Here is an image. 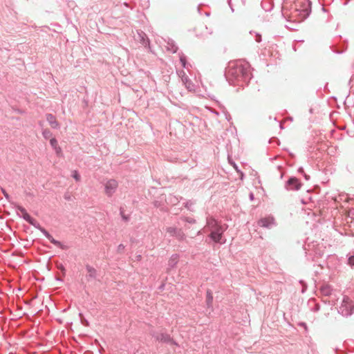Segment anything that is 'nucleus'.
<instances>
[{
    "label": "nucleus",
    "mask_w": 354,
    "mask_h": 354,
    "mask_svg": "<svg viewBox=\"0 0 354 354\" xmlns=\"http://www.w3.org/2000/svg\"><path fill=\"white\" fill-rule=\"evenodd\" d=\"M175 236L180 241L185 239V234L180 229H178Z\"/></svg>",
    "instance_id": "obj_22"
},
{
    "label": "nucleus",
    "mask_w": 354,
    "mask_h": 354,
    "mask_svg": "<svg viewBox=\"0 0 354 354\" xmlns=\"http://www.w3.org/2000/svg\"><path fill=\"white\" fill-rule=\"evenodd\" d=\"M306 289H307V284L306 283L303 284V286H302L301 292L304 293L306 292Z\"/></svg>",
    "instance_id": "obj_39"
},
{
    "label": "nucleus",
    "mask_w": 354,
    "mask_h": 354,
    "mask_svg": "<svg viewBox=\"0 0 354 354\" xmlns=\"http://www.w3.org/2000/svg\"><path fill=\"white\" fill-rule=\"evenodd\" d=\"M15 209L17 212H19L21 214V217L26 221L28 222L29 220H30V218H32V216L27 212L26 209L19 205H17V204H15Z\"/></svg>",
    "instance_id": "obj_11"
},
{
    "label": "nucleus",
    "mask_w": 354,
    "mask_h": 354,
    "mask_svg": "<svg viewBox=\"0 0 354 354\" xmlns=\"http://www.w3.org/2000/svg\"><path fill=\"white\" fill-rule=\"evenodd\" d=\"M200 234H201V230H199V231L197 232V235H200Z\"/></svg>",
    "instance_id": "obj_48"
},
{
    "label": "nucleus",
    "mask_w": 354,
    "mask_h": 354,
    "mask_svg": "<svg viewBox=\"0 0 354 354\" xmlns=\"http://www.w3.org/2000/svg\"><path fill=\"white\" fill-rule=\"evenodd\" d=\"M178 230V229H177L176 227H167V232L169 234H170V235L174 236H176Z\"/></svg>",
    "instance_id": "obj_24"
},
{
    "label": "nucleus",
    "mask_w": 354,
    "mask_h": 354,
    "mask_svg": "<svg viewBox=\"0 0 354 354\" xmlns=\"http://www.w3.org/2000/svg\"><path fill=\"white\" fill-rule=\"evenodd\" d=\"M206 226L211 230L209 238L216 243H224L225 241L221 242V239L224 232L226 230L227 226L221 225L213 217H207Z\"/></svg>",
    "instance_id": "obj_2"
},
{
    "label": "nucleus",
    "mask_w": 354,
    "mask_h": 354,
    "mask_svg": "<svg viewBox=\"0 0 354 354\" xmlns=\"http://www.w3.org/2000/svg\"><path fill=\"white\" fill-rule=\"evenodd\" d=\"M183 220L187 222V223H196V220L192 218H189V217H185L183 218Z\"/></svg>",
    "instance_id": "obj_33"
},
{
    "label": "nucleus",
    "mask_w": 354,
    "mask_h": 354,
    "mask_svg": "<svg viewBox=\"0 0 354 354\" xmlns=\"http://www.w3.org/2000/svg\"><path fill=\"white\" fill-rule=\"evenodd\" d=\"M40 232L45 236L46 238L50 236V234L45 228L43 227Z\"/></svg>",
    "instance_id": "obj_34"
},
{
    "label": "nucleus",
    "mask_w": 354,
    "mask_h": 354,
    "mask_svg": "<svg viewBox=\"0 0 354 354\" xmlns=\"http://www.w3.org/2000/svg\"><path fill=\"white\" fill-rule=\"evenodd\" d=\"M227 75L233 77L238 82L247 83L250 81L252 76L250 65L247 62H237L229 66Z\"/></svg>",
    "instance_id": "obj_1"
},
{
    "label": "nucleus",
    "mask_w": 354,
    "mask_h": 354,
    "mask_svg": "<svg viewBox=\"0 0 354 354\" xmlns=\"http://www.w3.org/2000/svg\"><path fill=\"white\" fill-rule=\"evenodd\" d=\"M212 302H213V296H212V292L209 290H207V294H206V304H207V308L212 307Z\"/></svg>",
    "instance_id": "obj_18"
},
{
    "label": "nucleus",
    "mask_w": 354,
    "mask_h": 354,
    "mask_svg": "<svg viewBox=\"0 0 354 354\" xmlns=\"http://www.w3.org/2000/svg\"><path fill=\"white\" fill-rule=\"evenodd\" d=\"M337 351H338V350H337V348H336V349H335V353H336V354H339V353H337Z\"/></svg>",
    "instance_id": "obj_49"
},
{
    "label": "nucleus",
    "mask_w": 354,
    "mask_h": 354,
    "mask_svg": "<svg viewBox=\"0 0 354 354\" xmlns=\"http://www.w3.org/2000/svg\"><path fill=\"white\" fill-rule=\"evenodd\" d=\"M298 326H301L302 328H304V330H305V332L308 333V326H307V324L305 322H299L298 323Z\"/></svg>",
    "instance_id": "obj_32"
},
{
    "label": "nucleus",
    "mask_w": 354,
    "mask_h": 354,
    "mask_svg": "<svg viewBox=\"0 0 354 354\" xmlns=\"http://www.w3.org/2000/svg\"><path fill=\"white\" fill-rule=\"evenodd\" d=\"M86 270L88 272V275L86 276V278H87L88 280L93 279L96 278V277H97V271H96V270L94 268L87 265L86 266Z\"/></svg>",
    "instance_id": "obj_15"
},
{
    "label": "nucleus",
    "mask_w": 354,
    "mask_h": 354,
    "mask_svg": "<svg viewBox=\"0 0 354 354\" xmlns=\"http://www.w3.org/2000/svg\"><path fill=\"white\" fill-rule=\"evenodd\" d=\"M28 223L39 231L43 228V227H41V225L32 217L28 221Z\"/></svg>",
    "instance_id": "obj_20"
},
{
    "label": "nucleus",
    "mask_w": 354,
    "mask_h": 354,
    "mask_svg": "<svg viewBox=\"0 0 354 354\" xmlns=\"http://www.w3.org/2000/svg\"><path fill=\"white\" fill-rule=\"evenodd\" d=\"M316 311L319 310V305H317L316 307H315V309Z\"/></svg>",
    "instance_id": "obj_47"
},
{
    "label": "nucleus",
    "mask_w": 354,
    "mask_h": 354,
    "mask_svg": "<svg viewBox=\"0 0 354 354\" xmlns=\"http://www.w3.org/2000/svg\"><path fill=\"white\" fill-rule=\"evenodd\" d=\"M118 186V182L114 179H111L106 181L104 184V192L109 197L111 196L115 192Z\"/></svg>",
    "instance_id": "obj_8"
},
{
    "label": "nucleus",
    "mask_w": 354,
    "mask_h": 354,
    "mask_svg": "<svg viewBox=\"0 0 354 354\" xmlns=\"http://www.w3.org/2000/svg\"><path fill=\"white\" fill-rule=\"evenodd\" d=\"M178 75L181 77V80L185 86L190 91H194L195 85L192 83V80L189 78L186 73L183 71H181L179 72Z\"/></svg>",
    "instance_id": "obj_10"
},
{
    "label": "nucleus",
    "mask_w": 354,
    "mask_h": 354,
    "mask_svg": "<svg viewBox=\"0 0 354 354\" xmlns=\"http://www.w3.org/2000/svg\"><path fill=\"white\" fill-rule=\"evenodd\" d=\"M138 40L145 46L149 45V39L142 31H138Z\"/></svg>",
    "instance_id": "obj_13"
},
{
    "label": "nucleus",
    "mask_w": 354,
    "mask_h": 354,
    "mask_svg": "<svg viewBox=\"0 0 354 354\" xmlns=\"http://www.w3.org/2000/svg\"><path fill=\"white\" fill-rule=\"evenodd\" d=\"M57 155H59L62 153V149L57 146L56 148L54 149Z\"/></svg>",
    "instance_id": "obj_38"
},
{
    "label": "nucleus",
    "mask_w": 354,
    "mask_h": 354,
    "mask_svg": "<svg viewBox=\"0 0 354 354\" xmlns=\"http://www.w3.org/2000/svg\"><path fill=\"white\" fill-rule=\"evenodd\" d=\"M178 258H179V256L177 254H174L171 255V257H170V259H169V261H168L169 269H172L176 266L178 261Z\"/></svg>",
    "instance_id": "obj_17"
},
{
    "label": "nucleus",
    "mask_w": 354,
    "mask_h": 354,
    "mask_svg": "<svg viewBox=\"0 0 354 354\" xmlns=\"http://www.w3.org/2000/svg\"><path fill=\"white\" fill-rule=\"evenodd\" d=\"M308 261L318 263V259L325 255V247L322 243L312 242L304 246Z\"/></svg>",
    "instance_id": "obj_3"
},
{
    "label": "nucleus",
    "mask_w": 354,
    "mask_h": 354,
    "mask_svg": "<svg viewBox=\"0 0 354 354\" xmlns=\"http://www.w3.org/2000/svg\"><path fill=\"white\" fill-rule=\"evenodd\" d=\"M301 13L291 14L294 17H299L300 19L307 18L311 12V2L309 0H302L300 2Z\"/></svg>",
    "instance_id": "obj_6"
},
{
    "label": "nucleus",
    "mask_w": 354,
    "mask_h": 354,
    "mask_svg": "<svg viewBox=\"0 0 354 354\" xmlns=\"http://www.w3.org/2000/svg\"><path fill=\"white\" fill-rule=\"evenodd\" d=\"M250 35H253V34L255 35V41L259 43V42L261 41V35L259 33L254 32V31H250Z\"/></svg>",
    "instance_id": "obj_27"
},
{
    "label": "nucleus",
    "mask_w": 354,
    "mask_h": 354,
    "mask_svg": "<svg viewBox=\"0 0 354 354\" xmlns=\"http://www.w3.org/2000/svg\"><path fill=\"white\" fill-rule=\"evenodd\" d=\"M349 214H351L353 216H354V209H351L349 212Z\"/></svg>",
    "instance_id": "obj_45"
},
{
    "label": "nucleus",
    "mask_w": 354,
    "mask_h": 354,
    "mask_svg": "<svg viewBox=\"0 0 354 354\" xmlns=\"http://www.w3.org/2000/svg\"><path fill=\"white\" fill-rule=\"evenodd\" d=\"M298 172L301 174H302L304 177V178L306 180H308L310 179V176L307 175L305 172H304V169L302 167H300L298 168Z\"/></svg>",
    "instance_id": "obj_26"
},
{
    "label": "nucleus",
    "mask_w": 354,
    "mask_h": 354,
    "mask_svg": "<svg viewBox=\"0 0 354 354\" xmlns=\"http://www.w3.org/2000/svg\"><path fill=\"white\" fill-rule=\"evenodd\" d=\"M153 205H154V207H160V202H159V201H155L153 202Z\"/></svg>",
    "instance_id": "obj_40"
},
{
    "label": "nucleus",
    "mask_w": 354,
    "mask_h": 354,
    "mask_svg": "<svg viewBox=\"0 0 354 354\" xmlns=\"http://www.w3.org/2000/svg\"><path fill=\"white\" fill-rule=\"evenodd\" d=\"M194 205V202L189 200L185 203L184 205L185 207L189 211H193L192 207Z\"/></svg>",
    "instance_id": "obj_23"
},
{
    "label": "nucleus",
    "mask_w": 354,
    "mask_h": 354,
    "mask_svg": "<svg viewBox=\"0 0 354 354\" xmlns=\"http://www.w3.org/2000/svg\"><path fill=\"white\" fill-rule=\"evenodd\" d=\"M249 198H250V201H252L254 199V194L253 193H250V195H249Z\"/></svg>",
    "instance_id": "obj_43"
},
{
    "label": "nucleus",
    "mask_w": 354,
    "mask_h": 354,
    "mask_svg": "<svg viewBox=\"0 0 354 354\" xmlns=\"http://www.w3.org/2000/svg\"><path fill=\"white\" fill-rule=\"evenodd\" d=\"M42 133L45 138H48L51 135V133L49 130H44Z\"/></svg>",
    "instance_id": "obj_35"
},
{
    "label": "nucleus",
    "mask_w": 354,
    "mask_h": 354,
    "mask_svg": "<svg viewBox=\"0 0 354 354\" xmlns=\"http://www.w3.org/2000/svg\"><path fill=\"white\" fill-rule=\"evenodd\" d=\"M47 239L50 241V243H52L53 244H54V245H56L57 247L64 249V247H63L62 243L60 241H57V240H55V239L51 236V234H50V236H48Z\"/></svg>",
    "instance_id": "obj_21"
},
{
    "label": "nucleus",
    "mask_w": 354,
    "mask_h": 354,
    "mask_svg": "<svg viewBox=\"0 0 354 354\" xmlns=\"http://www.w3.org/2000/svg\"><path fill=\"white\" fill-rule=\"evenodd\" d=\"M124 249V245L123 244H120L118 246V252H122Z\"/></svg>",
    "instance_id": "obj_37"
},
{
    "label": "nucleus",
    "mask_w": 354,
    "mask_h": 354,
    "mask_svg": "<svg viewBox=\"0 0 354 354\" xmlns=\"http://www.w3.org/2000/svg\"><path fill=\"white\" fill-rule=\"evenodd\" d=\"M1 192L4 196V197L8 200L10 201V195L7 193V192L4 189H1Z\"/></svg>",
    "instance_id": "obj_36"
},
{
    "label": "nucleus",
    "mask_w": 354,
    "mask_h": 354,
    "mask_svg": "<svg viewBox=\"0 0 354 354\" xmlns=\"http://www.w3.org/2000/svg\"><path fill=\"white\" fill-rule=\"evenodd\" d=\"M301 186L302 183L297 178L291 176L285 183L284 187L287 191H298L301 189Z\"/></svg>",
    "instance_id": "obj_7"
},
{
    "label": "nucleus",
    "mask_w": 354,
    "mask_h": 354,
    "mask_svg": "<svg viewBox=\"0 0 354 354\" xmlns=\"http://www.w3.org/2000/svg\"><path fill=\"white\" fill-rule=\"evenodd\" d=\"M50 144L53 149L58 146L57 140L55 138H53L50 140Z\"/></svg>",
    "instance_id": "obj_29"
},
{
    "label": "nucleus",
    "mask_w": 354,
    "mask_h": 354,
    "mask_svg": "<svg viewBox=\"0 0 354 354\" xmlns=\"http://www.w3.org/2000/svg\"><path fill=\"white\" fill-rule=\"evenodd\" d=\"M338 313L344 317L351 316L354 313V302L347 296H344L338 308Z\"/></svg>",
    "instance_id": "obj_4"
},
{
    "label": "nucleus",
    "mask_w": 354,
    "mask_h": 354,
    "mask_svg": "<svg viewBox=\"0 0 354 354\" xmlns=\"http://www.w3.org/2000/svg\"><path fill=\"white\" fill-rule=\"evenodd\" d=\"M321 293L324 296H330L332 294L333 288L328 284H325L320 288Z\"/></svg>",
    "instance_id": "obj_16"
},
{
    "label": "nucleus",
    "mask_w": 354,
    "mask_h": 354,
    "mask_svg": "<svg viewBox=\"0 0 354 354\" xmlns=\"http://www.w3.org/2000/svg\"><path fill=\"white\" fill-rule=\"evenodd\" d=\"M64 198H65L66 200H67V201H70V200H71V196H70V195H68V194H66L64 195Z\"/></svg>",
    "instance_id": "obj_41"
},
{
    "label": "nucleus",
    "mask_w": 354,
    "mask_h": 354,
    "mask_svg": "<svg viewBox=\"0 0 354 354\" xmlns=\"http://www.w3.org/2000/svg\"><path fill=\"white\" fill-rule=\"evenodd\" d=\"M166 45V48L168 51L171 52V53H176L178 49V46H176L175 41L171 39H168Z\"/></svg>",
    "instance_id": "obj_12"
},
{
    "label": "nucleus",
    "mask_w": 354,
    "mask_h": 354,
    "mask_svg": "<svg viewBox=\"0 0 354 354\" xmlns=\"http://www.w3.org/2000/svg\"><path fill=\"white\" fill-rule=\"evenodd\" d=\"M232 165H233L234 168V169H235L238 172H239V170L238 166H237L234 162H232Z\"/></svg>",
    "instance_id": "obj_42"
},
{
    "label": "nucleus",
    "mask_w": 354,
    "mask_h": 354,
    "mask_svg": "<svg viewBox=\"0 0 354 354\" xmlns=\"http://www.w3.org/2000/svg\"><path fill=\"white\" fill-rule=\"evenodd\" d=\"M299 283L303 286V284L306 283V282L304 280H300Z\"/></svg>",
    "instance_id": "obj_46"
},
{
    "label": "nucleus",
    "mask_w": 354,
    "mask_h": 354,
    "mask_svg": "<svg viewBox=\"0 0 354 354\" xmlns=\"http://www.w3.org/2000/svg\"><path fill=\"white\" fill-rule=\"evenodd\" d=\"M120 214L121 215V217H122L123 221L127 222V221H128L129 220V216H127V215H125L124 214V211H123V209L122 207H120Z\"/></svg>",
    "instance_id": "obj_28"
},
{
    "label": "nucleus",
    "mask_w": 354,
    "mask_h": 354,
    "mask_svg": "<svg viewBox=\"0 0 354 354\" xmlns=\"http://www.w3.org/2000/svg\"><path fill=\"white\" fill-rule=\"evenodd\" d=\"M79 316L80 317L82 324L84 326H88V322L83 317L82 313H80Z\"/></svg>",
    "instance_id": "obj_30"
},
{
    "label": "nucleus",
    "mask_w": 354,
    "mask_h": 354,
    "mask_svg": "<svg viewBox=\"0 0 354 354\" xmlns=\"http://www.w3.org/2000/svg\"><path fill=\"white\" fill-rule=\"evenodd\" d=\"M179 57H180V62L182 64V66L184 68H188V66H189V64L187 62L186 56L183 53H179Z\"/></svg>",
    "instance_id": "obj_19"
},
{
    "label": "nucleus",
    "mask_w": 354,
    "mask_h": 354,
    "mask_svg": "<svg viewBox=\"0 0 354 354\" xmlns=\"http://www.w3.org/2000/svg\"><path fill=\"white\" fill-rule=\"evenodd\" d=\"M46 120L52 128H53V129L59 128V123L57 122L55 117L53 114H51V113L46 114Z\"/></svg>",
    "instance_id": "obj_14"
},
{
    "label": "nucleus",
    "mask_w": 354,
    "mask_h": 354,
    "mask_svg": "<svg viewBox=\"0 0 354 354\" xmlns=\"http://www.w3.org/2000/svg\"><path fill=\"white\" fill-rule=\"evenodd\" d=\"M227 1H228V4H229V6H230V8H231V10H232V11H234V9L232 8V6H231V0H227Z\"/></svg>",
    "instance_id": "obj_44"
},
{
    "label": "nucleus",
    "mask_w": 354,
    "mask_h": 354,
    "mask_svg": "<svg viewBox=\"0 0 354 354\" xmlns=\"http://www.w3.org/2000/svg\"><path fill=\"white\" fill-rule=\"evenodd\" d=\"M259 226L267 229H271L276 226V222L272 216H266L261 218L258 221Z\"/></svg>",
    "instance_id": "obj_9"
},
{
    "label": "nucleus",
    "mask_w": 354,
    "mask_h": 354,
    "mask_svg": "<svg viewBox=\"0 0 354 354\" xmlns=\"http://www.w3.org/2000/svg\"><path fill=\"white\" fill-rule=\"evenodd\" d=\"M348 264L354 266V255H351L348 258Z\"/></svg>",
    "instance_id": "obj_31"
},
{
    "label": "nucleus",
    "mask_w": 354,
    "mask_h": 354,
    "mask_svg": "<svg viewBox=\"0 0 354 354\" xmlns=\"http://www.w3.org/2000/svg\"><path fill=\"white\" fill-rule=\"evenodd\" d=\"M71 176L76 180L80 181V175L79 172L77 170H73L72 171Z\"/></svg>",
    "instance_id": "obj_25"
},
{
    "label": "nucleus",
    "mask_w": 354,
    "mask_h": 354,
    "mask_svg": "<svg viewBox=\"0 0 354 354\" xmlns=\"http://www.w3.org/2000/svg\"><path fill=\"white\" fill-rule=\"evenodd\" d=\"M151 335L156 339V340L171 345L178 346V344L174 339L170 336L169 334L162 333V332H157L155 330H151Z\"/></svg>",
    "instance_id": "obj_5"
}]
</instances>
